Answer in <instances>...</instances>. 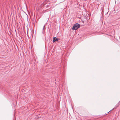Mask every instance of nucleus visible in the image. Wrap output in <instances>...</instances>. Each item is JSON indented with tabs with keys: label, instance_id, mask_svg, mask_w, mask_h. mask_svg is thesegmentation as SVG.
Returning a JSON list of instances; mask_svg holds the SVG:
<instances>
[{
	"label": "nucleus",
	"instance_id": "obj_1",
	"mask_svg": "<svg viewBox=\"0 0 120 120\" xmlns=\"http://www.w3.org/2000/svg\"><path fill=\"white\" fill-rule=\"evenodd\" d=\"M80 27V25L77 23L75 24L73 26L72 29L73 30H76Z\"/></svg>",
	"mask_w": 120,
	"mask_h": 120
},
{
	"label": "nucleus",
	"instance_id": "obj_3",
	"mask_svg": "<svg viewBox=\"0 0 120 120\" xmlns=\"http://www.w3.org/2000/svg\"><path fill=\"white\" fill-rule=\"evenodd\" d=\"M45 25L44 26V27H43V29L45 27Z\"/></svg>",
	"mask_w": 120,
	"mask_h": 120
},
{
	"label": "nucleus",
	"instance_id": "obj_2",
	"mask_svg": "<svg viewBox=\"0 0 120 120\" xmlns=\"http://www.w3.org/2000/svg\"><path fill=\"white\" fill-rule=\"evenodd\" d=\"M58 40V38L55 37L53 39V42H54L55 41H56Z\"/></svg>",
	"mask_w": 120,
	"mask_h": 120
}]
</instances>
